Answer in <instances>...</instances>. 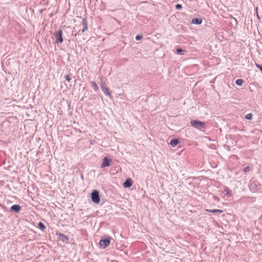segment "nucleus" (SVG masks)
Masks as SVG:
<instances>
[{"mask_svg": "<svg viewBox=\"0 0 262 262\" xmlns=\"http://www.w3.org/2000/svg\"><path fill=\"white\" fill-rule=\"evenodd\" d=\"M95 141H94V140H91L90 141V143L92 144V145H93L94 143H95Z\"/></svg>", "mask_w": 262, "mask_h": 262, "instance_id": "obj_25", "label": "nucleus"}, {"mask_svg": "<svg viewBox=\"0 0 262 262\" xmlns=\"http://www.w3.org/2000/svg\"><path fill=\"white\" fill-rule=\"evenodd\" d=\"M255 66H256V67L258 69H259L261 71V72H262V66H261V65L259 64H257V63H256Z\"/></svg>", "mask_w": 262, "mask_h": 262, "instance_id": "obj_20", "label": "nucleus"}, {"mask_svg": "<svg viewBox=\"0 0 262 262\" xmlns=\"http://www.w3.org/2000/svg\"><path fill=\"white\" fill-rule=\"evenodd\" d=\"M21 207L19 205L15 204L12 205L10 209V212L18 213L20 211Z\"/></svg>", "mask_w": 262, "mask_h": 262, "instance_id": "obj_8", "label": "nucleus"}, {"mask_svg": "<svg viewBox=\"0 0 262 262\" xmlns=\"http://www.w3.org/2000/svg\"><path fill=\"white\" fill-rule=\"evenodd\" d=\"M244 82V81L243 79H237L235 81V83L238 85H242Z\"/></svg>", "mask_w": 262, "mask_h": 262, "instance_id": "obj_16", "label": "nucleus"}, {"mask_svg": "<svg viewBox=\"0 0 262 262\" xmlns=\"http://www.w3.org/2000/svg\"><path fill=\"white\" fill-rule=\"evenodd\" d=\"M249 166H247L244 168V171L247 172L249 170Z\"/></svg>", "mask_w": 262, "mask_h": 262, "instance_id": "obj_24", "label": "nucleus"}, {"mask_svg": "<svg viewBox=\"0 0 262 262\" xmlns=\"http://www.w3.org/2000/svg\"><path fill=\"white\" fill-rule=\"evenodd\" d=\"M55 37V42L56 43H61L63 42L62 32L59 30L54 34Z\"/></svg>", "mask_w": 262, "mask_h": 262, "instance_id": "obj_3", "label": "nucleus"}, {"mask_svg": "<svg viewBox=\"0 0 262 262\" xmlns=\"http://www.w3.org/2000/svg\"><path fill=\"white\" fill-rule=\"evenodd\" d=\"M82 26H83V28L82 29V32L84 33L85 31H86L88 30L87 19L86 18H84L83 19Z\"/></svg>", "mask_w": 262, "mask_h": 262, "instance_id": "obj_10", "label": "nucleus"}, {"mask_svg": "<svg viewBox=\"0 0 262 262\" xmlns=\"http://www.w3.org/2000/svg\"><path fill=\"white\" fill-rule=\"evenodd\" d=\"M101 81V88L104 94H105L106 95H108L109 96H111V92L109 90V89L106 87L104 84V82L103 81L102 79H100Z\"/></svg>", "mask_w": 262, "mask_h": 262, "instance_id": "obj_4", "label": "nucleus"}, {"mask_svg": "<svg viewBox=\"0 0 262 262\" xmlns=\"http://www.w3.org/2000/svg\"><path fill=\"white\" fill-rule=\"evenodd\" d=\"M38 227L39 228L42 230V231H43L45 229H46V227H45V225H44L43 223H42V222H39L38 224Z\"/></svg>", "mask_w": 262, "mask_h": 262, "instance_id": "obj_15", "label": "nucleus"}, {"mask_svg": "<svg viewBox=\"0 0 262 262\" xmlns=\"http://www.w3.org/2000/svg\"><path fill=\"white\" fill-rule=\"evenodd\" d=\"M206 211L211 213H222L223 211L220 209H206Z\"/></svg>", "mask_w": 262, "mask_h": 262, "instance_id": "obj_13", "label": "nucleus"}, {"mask_svg": "<svg viewBox=\"0 0 262 262\" xmlns=\"http://www.w3.org/2000/svg\"><path fill=\"white\" fill-rule=\"evenodd\" d=\"M91 85L93 88V89L95 91H97L99 90V88L98 85H97L96 83L94 81H91L90 82Z\"/></svg>", "mask_w": 262, "mask_h": 262, "instance_id": "obj_14", "label": "nucleus"}, {"mask_svg": "<svg viewBox=\"0 0 262 262\" xmlns=\"http://www.w3.org/2000/svg\"><path fill=\"white\" fill-rule=\"evenodd\" d=\"M66 80H67L68 82H70L71 81V78H70V75H67L66 76Z\"/></svg>", "mask_w": 262, "mask_h": 262, "instance_id": "obj_22", "label": "nucleus"}, {"mask_svg": "<svg viewBox=\"0 0 262 262\" xmlns=\"http://www.w3.org/2000/svg\"><path fill=\"white\" fill-rule=\"evenodd\" d=\"M252 116H253L252 114L251 113H249L246 116L245 118L247 120H252Z\"/></svg>", "mask_w": 262, "mask_h": 262, "instance_id": "obj_17", "label": "nucleus"}, {"mask_svg": "<svg viewBox=\"0 0 262 262\" xmlns=\"http://www.w3.org/2000/svg\"><path fill=\"white\" fill-rule=\"evenodd\" d=\"M202 20L199 18H193L191 20V23L196 25H200L202 23Z\"/></svg>", "mask_w": 262, "mask_h": 262, "instance_id": "obj_12", "label": "nucleus"}, {"mask_svg": "<svg viewBox=\"0 0 262 262\" xmlns=\"http://www.w3.org/2000/svg\"><path fill=\"white\" fill-rule=\"evenodd\" d=\"M110 241L109 239H101L99 242V245L103 248H106L110 244Z\"/></svg>", "mask_w": 262, "mask_h": 262, "instance_id": "obj_7", "label": "nucleus"}, {"mask_svg": "<svg viewBox=\"0 0 262 262\" xmlns=\"http://www.w3.org/2000/svg\"><path fill=\"white\" fill-rule=\"evenodd\" d=\"M176 9H178V10H180L182 9V5H180V4H177L176 5Z\"/></svg>", "mask_w": 262, "mask_h": 262, "instance_id": "obj_21", "label": "nucleus"}, {"mask_svg": "<svg viewBox=\"0 0 262 262\" xmlns=\"http://www.w3.org/2000/svg\"><path fill=\"white\" fill-rule=\"evenodd\" d=\"M56 234L58 236L59 239L61 240L63 242L66 243L69 242V239L67 235L61 233H57Z\"/></svg>", "mask_w": 262, "mask_h": 262, "instance_id": "obj_5", "label": "nucleus"}, {"mask_svg": "<svg viewBox=\"0 0 262 262\" xmlns=\"http://www.w3.org/2000/svg\"><path fill=\"white\" fill-rule=\"evenodd\" d=\"M112 162L111 160L108 159L107 157H105L103 159L102 163L101 165V168H104L107 166H109Z\"/></svg>", "mask_w": 262, "mask_h": 262, "instance_id": "obj_6", "label": "nucleus"}, {"mask_svg": "<svg viewBox=\"0 0 262 262\" xmlns=\"http://www.w3.org/2000/svg\"><path fill=\"white\" fill-rule=\"evenodd\" d=\"M180 143V140H179L178 139H174L171 140L170 141L169 144L172 147H174L177 145V144H178Z\"/></svg>", "mask_w": 262, "mask_h": 262, "instance_id": "obj_11", "label": "nucleus"}, {"mask_svg": "<svg viewBox=\"0 0 262 262\" xmlns=\"http://www.w3.org/2000/svg\"><path fill=\"white\" fill-rule=\"evenodd\" d=\"M91 199L92 201L95 203L98 204L100 202V197L98 191L95 190L92 192L91 193Z\"/></svg>", "mask_w": 262, "mask_h": 262, "instance_id": "obj_2", "label": "nucleus"}, {"mask_svg": "<svg viewBox=\"0 0 262 262\" xmlns=\"http://www.w3.org/2000/svg\"><path fill=\"white\" fill-rule=\"evenodd\" d=\"M190 124L192 126L198 129L204 128L205 126V123L198 120H192L190 121Z\"/></svg>", "mask_w": 262, "mask_h": 262, "instance_id": "obj_1", "label": "nucleus"}, {"mask_svg": "<svg viewBox=\"0 0 262 262\" xmlns=\"http://www.w3.org/2000/svg\"><path fill=\"white\" fill-rule=\"evenodd\" d=\"M256 11H257V8H256ZM256 14H257V17L258 19H259V15H258V13H257V12H256Z\"/></svg>", "mask_w": 262, "mask_h": 262, "instance_id": "obj_26", "label": "nucleus"}, {"mask_svg": "<svg viewBox=\"0 0 262 262\" xmlns=\"http://www.w3.org/2000/svg\"><path fill=\"white\" fill-rule=\"evenodd\" d=\"M177 52L180 54H183V52H184L185 51H184V50H183L181 49H177Z\"/></svg>", "mask_w": 262, "mask_h": 262, "instance_id": "obj_19", "label": "nucleus"}, {"mask_svg": "<svg viewBox=\"0 0 262 262\" xmlns=\"http://www.w3.org/2000/svg\"><path fill=\"white\" fill-rule=\"evenodd\" d=\"M142 35H138L136 36V39L137 40H139L141 39L142 38Z\"/></svg>", "mask_w": 262, "mask_h": 262, "instance_id": "obj_23", "label": "nucleus"}, {"mask_svg": "<svg viewBox=\"0 0 262 262\" xmlns=\"http://www.w3.org/2000/svg\"><path fill=\"white\" fill-rule=\"evenodd\" d=\"M225 191L226 192L227 195H228L229 196L231 195V191L229 188H225Z\"/></svg>", "mask_w": 262, "mask_h": 262, "instance_id": "obj_18", "label": "nucleus"}, {"mask_svg": "<svg viewBox=\"0 0 262 262\" xmlns=\"http://www.w3.org/2000/svg\"><path fill=\"white\" fill-rule=\"evenodd\" d=\"M133 185V181L130 178H128L126 180L123 184V186L125 188H129Z\"/></svg>", "mask_w": 262, "mask_h": 262, "instance_id": "obj_9", "label": "nucleus"}]
</instances>
